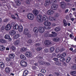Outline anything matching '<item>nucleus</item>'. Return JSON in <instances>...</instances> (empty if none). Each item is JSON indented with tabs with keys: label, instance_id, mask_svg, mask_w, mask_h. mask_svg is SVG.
I'll return each mask as SVG.
<instances>
[{
	"label": "nucleus",
	"instance_id": "obj_51",
	"mask_svg": "<svg viewBox=\"0 0 76 76\" xmlns=\"http://www.w3.org/2000/svg\"><path fill=\"white\" fill-rule=\"evenodd\" d=\"M42 49V48H37V50L38 51H41V50Z\"/></svg>",
	"mask_w": 76,
	"mask_h": 76
},
{
	"label": "nucleus",
	"instance_id": "obj_63",
	"mask_svg": "<svg viewBox=\"0 0 76 76\" xmlns=\"http://www.w3.org/2000/svg\"><path fill=\"white\" fill-rule=\"evenodd\" d=\"M66 6H70L71 4L70 3H66Z\"/></svg>",
	"mask_w": 76,
	"mask_h": 76
},
{
	"label": "nucleus",
	"instance_id": "obj_38",
	"mask_svg": "<svg viewBox=\"0 0 76 76\" xmlns=\"http://www.w3.org/2000/svg\"><path fill=\"white\" fill-rule=\"evenodd\" d=\"M54 48L53 47H51L50 48V52H51V53L52 52H53L54 51Z\"/></svg>",
	"mask_w": 76,
	"mask_h": 76
},
{
	"label": "nucleus",
	"instance_id": "obj_44",
	"mask_svg": "<svg viewBox=\"0 0 76 76\" xmlns=\"http://www.w3.org/2000/svg\"><path fill=\"white\" fill-rule=\"evenodd\" d=\"M61 58L59 59V60L60 61H65V58L63 57H61Z\"/></svg>",
	"mask_w": 76,
	"mask_h": 76
},
{
	"label": "nucleus",
	"instance_id": "obj_45",
	"mask_svg": "<svg viewBox=\"0 0 76 76\" xmlns=\"http://www.w3.org/2000/svg\"><path fill=\"white\" fill-rule=\"evenodd\" d=\"M45 37H49V33H46L45 34Z\"/></svg>",
	"mask_w": 76,
	"mask_h": 76
},
{
	"label": "nucleus",
	"instance_id": "obj_6",
	"mask_svg": "<svg viewBox=\"0 0 76 76\" xmlns=\"http://www.w3.org/2000/svg\"><path fill=\"white\" fill-rule=\"evenodd\" d=\"M11 27L13 26V28L14 29H19V25L18 24H15V23H13L11 24Z\"/></svg>",
	"mask_w": 76,
	"mask_h": 76
},
{
	"label": "nucleus",
	"instance_id": "obj_56",
	"mask_svg": "<svg viewBox=\"0 0 76 76\" xmlns=\"http://www.w3.org/2000/svg\"><path fill=\"white\" fill-rule=\"evenodd\" d=\"M6 61H10V59H9V58L6 57Z\"/></svg>",
	"mask_w": 76,
	"mask_h": 76
},
{
	"label": "nucleus",
	"instance_id": "obj_12",
	"mask_svg": "<svg viewBox=\"0 0 76 76\" xmlns=\"http://www.w3.org/2000/svg\"><path fill=\"white\" fill-rule=\"evenodd\" d=\"M50 4V0H46L45 3V5L46 7H48V6Z\"/></svg>",
	"mask_w": 76,
	"mask_h": 76
},
{
	"label": "nucleus",
	"instance_id": "obj_58",
	"mask_svg": "<svg viewBox=\"0 0 76 76\" xmlns=\"http://www.w3.org/2000/svg\"><path fill=\"white\" fill-rule=\"evenodd\" d=\"M38 76H44V75L42 73H39L38 74Z\"/></svg>",
	"mask_w": 76,
	"mask_h": 76
},
{
	"label": "nucleus",
	"instance_id": "obj_34",
	"mask_svg": "<svg viewBox=\"0 0 76 76\" xmlns=\"http://www.w3.org/2000/svg\"><path fill=\"white\" fill-rule=\"evenodd\" d=\"M46 56L47 57L49 58H53V56H52V54H48L46 55Z\"/></svg>",
	"mask_w": 76,
	"mask_h": 76
},
{
	"label": "nucleus",
	"instance_id": "obj_30",
	"mask_svg": "<svg viewBox=\"0 0 76 76\" xmlns=\"http://www.w3.org/2000/svg\"><path fill=\"white\" fill-rule=\"evenodd\" d=\"M20 57L21 59L25 60L26 59V58L23 55H20Z\"/></svg>",
	"mask_w": 76,
	"mask_h": 76
},
{
	"label": "nucleus",
	"instance_id": "obj_47",
	"mask_svg": "<svg viewBox=\"0 0 76 76\" xmlns=\"http://www.w3.org/2000/svg\"><path fill=\"white\" fill-rule=\"evenodd\" d=\"M41 72L43 73H45L46 72V71L44 69H42L41 70Z\"/></svg>",
	"mask_w": 76,
	"mask_h": 76
},
{
	"label": "nucleus",
	"instance_id": "obj_48",
	"mask_svg": "<svg viewBox=\"0 0 76 76\" xmlns=\"http://www.w3.org/2000/svg\"><path fill=\"white\" fill-rule=\"evenodd\" d=\"M59 51H60V49H59V48H56L55 50L56 53H58Z\"/></svg>",
	"mask_w": 76,
	"mask_h": 76
},
{
	"label": "nucleus",
	"instance_id": "obj_54",
	"mask_svg": "<svg viewBox=\"0 0 76 76\" xmlns=\"http://www.w3.org/2000/svg\"><path fill=\"white\" fill-rule=\"evenodd\" d=\"M20 4V2L18 0L17 1V6H19Z\"/></svg>",
	"mask_w": 76,
	"mask_h": 76
},
{
	"label": "nucleus",
	"instance_id": "obj_42",
	"mask_svg": "<svg viewBox=\"0 0 76 76\" xmlns=\"http://www.w3.org/2000/svg\"><path fill=\"white\" fill-rule=\"evenodd\" d=\"M61 57H64L66 56V53H62V54H61Z\"/></svg>",
	"mask_w": 76,
	"mask_h": 76
},
{
	"label": "nucleus",
	"instance_id": "obj_7",
	"mask_svg": "<svg viewBox=\"0 0 76 76\" xmlns=\"http://www.w3.org/2000/svg\"><path fill=\"white\" fill-rule=\"evenodd\" d=\"M5 71L6 74L7 75H9L10 72V68L9 67H6L5 69Z\"/></svg>",
	"mask_w": 76,
	"mask_h": 76
},
{
	"label": "nucleus",
	"instance_id": "obj_37",
	"mask_svg": "<svg viewBox=\"0 0 76 76\" xmlns=\"http://www.w3.org/2000/svg\"><path fill=\"white\" fill-rule=\"evenodd\" d=\"M39 63L40 65H44V62L43 61H39Z\"/></svg>",
	"mask_w": 76,
	"mask_h": 76
},
{
	"label": "nucleus",
	"instance_id": "obj_36",
	"mask_svg": "<svg viewBox=\"0 0 76 76\" xmlns=\"http://www.w3.org/2000/svg\"><path fill=\"white\" fill-rule=\"evenodd\" d=\"M7 42L4 39H0V42L1 43H6Z\"/></svg>",
	"mask_w": 76,
	"mask_h": 76
},
{
	"label": "nucleus",
	"instance_id": "obj_4",
	"mask_svg": "<svg viewBox=\"0 0 76 76\" xmlns=\"http://www.w3.org/2000/svg\"><path fill=\"white\" fill-rule=\"evenodd\" d=\"M60 6L62 8L64 9H66L67 8L66 3L64 2H61L60 3Z\"/></svg>",
	"mask_w": 76,
	"mask_h": 76
},
{
	"label": "nucleus",
	"instance_id": "obj_31",
	"mask_svg": "<svg viewBox=\"0 0 76 76\" xmlns=\"http://www.w3.org/2000/svg\"><path fill=\"white\" fill-rule=\"evenodd\" d=\"M19 37H20V35L19 34H18L14 35L13 38L14 39H17V38H18Z\"/></svg>",
	"mask_w": 76,
	"mask_h": 76
},
{
	"label": "nucleus",
	"instance_id": "obj_15",
	"mask_svg": "<svg viewBox=\"0 0 76 76\" xmlns=\"http://www.w3.org/2000/svg\"><path fill=\"white\" fill-rule=\"evenodd\" d=\"M12 26H11V24H8L5 27L6 30L7 31H9V30H10L11 29V27Z\"/></svg>",
	"mask_w": 76,
	"mask_h": 76
},
{
	"label": "nucleus",
	"instance_id": "obj_22",
	"mask_svg": "<svg viewBox=\"0 0 76 76\" xmlns=\"http://www.w3.org/2000/svg\"><path fill=\"white\" fill-rule=\"evenodd\" d=\"M10 58H13L15 57V54L13 53H11L8 56Z\"/></svg>",
	"mask_w": 76,
	"mask_h": 76
},
{
	"label": "nucleus",
	"instance_id": "obj_9",
	"mask_svg": "<svg viewBox=\"0 0 76 76\" xmlns=\"http://www.w3.org/2000/svg\"><path fill=\"white\" fill-rule=\"evenodd\" d=\"M44 44L45 45L48 46H50V45H51L52 44L51 42L49 40L45 41L44 42Z\"/></svg>",
	"mask_w": 76,
	"mask_h": 76
},
{
	"label": "nucleus",
	"instance_id": "obj_1",
	"mask_svg": "<svg viewBox=\"0 0 76 76\" xmlns=\"http://www.w3.org/2000/svg\"><path fill=\"white\" fill-rule=\"evenodd\" d=\"M43 20H45V21L44 23V24L45 25L44 27L46 29H50V26L51 25V23L50 22L48 21V17L45 15L43 16Z\"/></svg>",
	"mask_w": 76,
	"mask_h": 76
},
{
	"label": "nucleus",
	"instance_id": "obj_17",
	"mask_svg": "<svg viewBox=\"0 0 76 76\" xmlns=\"http://www.w3.org/2000/svg\"><path fill=\"white\" fill-rule=\"evenodd\" d=\"M4 38L7 39H9V41H12V38H10L9 35L6 34L4 36Z\"/></svg>",
	"mask_w": 76,
	"mask_h": 76
},
{
	"label": "nucleus",
	"instance_id": "obj_16",
	"mask_svg": "<svg viewBox=\"0 0 76 76\" xmlns=\"http://www.w3.org/2000/svg\"><path fill=\"white\" fill-rule=\"evenodd\" d=\"M20 44V40L18 39L15 41L14 42V44L15 45H18Z\"/></svg>",
	"mask_w": 76,
	"mask_h": 76
},
{
	"label": "nucleus",
	"instance_id": "obj_19",
	"mask_svg": "<svg viewBox=\"0 0 76 76\" xmlns=\"http://www.w3.org/2000/svg\"><path fill=\"white\" fill-rule=\"evenodd\" d=\"M33 13L34 14V15L35 16H37V15L38 14L39 12L38 10H35L33 11Z\"/></svg>",
	"mask_w": 76,
	"mask_h": 76
},
{
	"label": "nucleus",
	"instance_id": "obj_33",
	"mask_svg": "<svg viewBox=\"0 0 76 76\" xmlns=\"http://www.w3.org/2000/svg\"><path fill=\"white\" fill-rule=\"evenodd\" d=\"M71 69L72 70H76V64H74L71 66Z\"/></svg>",
	"mask_w": 76,
	"mask_h": 76
},
{
	"label": "nucleus",
	"instance_id": "obj_49",
	"mask_svg": "<svg viewBox=\"0 0 76 76\" xmlns=\"http://www.w3.org/2000/svg\"><path fill=\"white\" fill-rule=\"evenodd\" d=\"M37 67L35 66H33L32 67V69L33 70H36L37 69Z\"/></svg>",
	"mask_w": 76,
	"mask_h": 76
},
{
	"label": "nucleus",
	"instance_id": "obj_57",
	"mask_svg": "<svg viewBox=\"0 0 76 76\" xmlns=\"http://www.w3.org/2000/svg\"><path fill=\"white\" fill-rule=\"evenodd\" d=\"M53 60H54V61H58V58H53Z\"/></svg>",
	"mask_w": 76,
	"mask_h": 76
},
{
	"label": "nucleus",
	"instance_id": "obj_11",
	"mask_svg": "<svg viewBox=\"0 0 76 76\" xmlns=\"http://www.w3.org/2000/svg\"><path fill=\"white\" fill-rule=\"evenodd\" d=\"M57 8H58V5L56 4L53 5L51 6V9L52 10H56Z\"/></svg>",
	"mask_w": 76,
	"mask_h": 76
},
{
	"label": "nucleus",
	"instance_id": "obj_35",
	"mask_svg": "<svg viewBox=\"0 0 76 76\" xmlns=\"http://www.w3.org/2000/svg\"><path fill=\"white\" fill-rule=\"evenodd\" d=\"M20 51L21 52H24L25 51H26V48H21V49H20Z\"/></svg>",
	"mask_w": 76,
	"mask_h": 76
},
{
	"label": "nucleus",
	"instance_id": "obj_13",
	"mask_svg": "<svg viewBox=\"0 0 76 76\" xmlns=\"http://www.w3.org/2000/svg\"><path fill=\"white\" fill-rule=\"evenodd\" d=\"M39 30L40 33H42L44 32L45 29L43 27H39Z\"/></svg>",
	"mask_w": 76,
	"mask_h": 76
},
{
	"label": "nucleus",
	"instance_id": "obj_5",
	"mask_svg": "<svg viewBox=\"0 0 76 76\" xmlns=\"http://www.w3.org/2000/svg\"><path fill=\"white\" fill-rule=\"evenodd\" d=\"M27 17L29 20H33L34 18V15L32 13H29L27 15Z\"/></svg>",
	"mask_w": 76,
	"mask_h": 76
},
{
	"label": "nucleus",
	"instance_id": "obj_2",
	"mask_svg": "<svg viewBox=\"0 0 76 76\" xmlns=\"http://www.w3.org/2000/svg\"><path fill=\"white\" fill-rule=\"evenodd\" d=\"M30 33V31H28V29L25 28L24 29L23 33L25 35H27L28 38H30L31 37V34Z\"/></svg>",
	"mask_w": 76,
	"mask_h": 76
},
{
	"label": "nucleus",
	"instance_id": "obj_41",
	"mask_svg": "<svg viewBox=\"0 0 76 76\" xmlns=\"http://www.w3.org/2000/svg\"><path fill=\"white\" fill-rule=\"evenodd\" d=\"M10 48L12 51H14L16 50V47L13 46H12Z\"/></svg>",
	"mask_w": 76,
	"mask_h": 76
},
{
	"label": "nucleus",
	"instance_id": "obj_32",
	"mask_svg": "<svg viewBox=\"0 0 76 76\" xmlns=\"http://www.w3.org/2000/svg\"><path fill=\"white\" fill-rule=\"evenodd\" d=\"M33 32H38V29L37 27H34L33 29Z\"/></svg>",
	"mask_w": 76,
	"mask_h": 76
},
{
	"label": "nucleus",
	"instance_id": "obj_61",
	"mask_svg": "<svg viewBox=\"0 0 76 76\" xmlns=\"http://www.w3.org/2000/svg\"><path fill=\"white\" fill-rule=\"evenodd\" d=\"M52 56L53 57H55L56 56V54L55 53H53L52 55Z\"/></svg>",
	"mask_w": 76,
	"mask_h": 76
},
{
	"label": "nucleus",
	"instance_id": "obj_28",
	"mask_svg": "<svg viewBox=\"0 0 76 76\" xmlns=\"http://www.w3.org/2000/svg\"><path fill=\"white\" fill-rule=\"evenodd\" d=\"M0 67L1 68V69H3L4 67V64L2 62H0Z\"/></svg>",
	"mask_w": 76,
	"mask_h": 76
},
{
	"label": "nucleus",
	"instance_id": "obj_53",
	"mask_svg": "<svg viewBox=\"0 0 76 76\" xmlns=\"http://www.w3.org/2000/svg\"><path fill=\"white\" fill-rule=\"evenodd\" d=\"M54 74L55 76H58L60 75V74L58 72H55Z\"/></svg>",
	"mask_w": 76,
	"mask_h": 76
},
{
	"label": "nucleus",
	"instance_id": "obj_21",
	"mask_svg": "<svg viewBox=\"0 0 76 76\" xmlns=\"http://www.w3.org/2000/svg\"><path fill=\"white\" fill-rule=\"evenodd\" d=\"M18 31L20 32H22L23 31V26H19V27L18 29Z\"/></svg>",
	"mask_w": 76,
	"mask_h": 76
},
{
	"label": "nucleus",
	"instance_id": "obj_26",
	"mask_svg": "<svg viewBox=\"0 0 76 76\" xmlns=\"http://www.w3.org/2000/svg\"><path fill=\"white\" fill-rule=\"evenodd\" d=\"M5 50V47L2 45H0V51H4Z\"/></svg>",
	"mask_w": 76,
	"mask_h": 76
},
{
	"label": "nucleus",
	"instance_id": "obj_10",
	"mask_svg": "<svg viewBox=\"0 0 76 76\" xmlns=\"http://www.w3.org/2000/svg\"><path fill=\"white\" fill-rule=\"evenodd\" d=\"M25 55L27 57L29 58L32 56V53L29 52H26L25 53Z\"/></svg>",
	"mask_w": 76,
	"mask_h": 76
},
{
	"label": "nucleus",
	"instance_id": "obj_25",
	"mask_svg": "<svg viewBox=\"0 0 76 76\" xmlns=\"http://www.w3.org/2000/svg\"><path fill=\"white\" fill-rule=\"evenodd\" d=\"M60 30H61V29L60 27L58 26L56 27L55 29V31L56 32H58L59 31H60Z\"/></svg>",
	"mask_w": 76,
	"mask_h": 76
},
{
	"label": "nucleus",
	"instance_id": "obj_59",
	"mask_svg": "<svg viewBox=\"0 0 76 76\" xmlns=\"http://www.w3.org/2000/svg\"><path fill=\"white\" fill-rule=\"evenodd\" d=\"M63 65L65 66H67V64L66 62H64L62 63Z\"/></svg>",
	"mask_w": 76,
	"mask_h": 76
},
{
	"label": "nucleus",
	"instance_id": "obj_3",
	"mask_svg": "<svg viewBox=\"0 0 76 76\" xmlns=\"http://www.w3.org/2000/svg\"><path fill=\"white\" fill-rule=\"evenodd\" d=\"M20 65L23 68L26 67L28 65V63L26 61H24L23 60H22L20 62Z\"/></svg>",
	"mask_w": 76,
	"mask_h": 76
},
{
	"label": "nucleus",
	"instance_id": "obj_52",
	"mask_svg": "<svg viewBox=\"0 0 76 76\" xmlns=\"http://www.w3.org/2000/svg\"><path fill=\"white\" fill-rule=\"evenodd\" d=\"M57 57L58 58H61V54H59L57 55Z\"/></svg>",
	"mask_w": 76,
	"mask_h": 76
},
{
	"label": "nucleus",
	"instance_id": "obj_50",
	"mask_svg": "<svg viewBox=\"0 0 76 76\" xmlns=\"http://www.w3.org/2000/svg\"><path fill=\"white\" fill-rule=\"evenodd\" d=\"M44 53H48V49H44Z\"/></svg>",
	"mask_w": 76,
	"mask_h": 76
},
{
	"label": "nucleus",
	"instance_id": "obj_55",
	"mask_svg": "<svg viewBox=\"0 0 76 76\" xmlns=\"http://www.w3.org/2000/svg\"><path fill=\"white\" fill-rule=\"evenodd\" d=\"M26 4H30V1L29 0H26Z\"/></svg>",
	"mask_w": 76,
	"mask_h": 76
},
{
	"label": "nucleus",
	"instance_id": "obj_40",
	"mask_svg": "<svg viewBox=\"0 0 76 76\" xmlns=\"http://www.w3.org/2000/svg\"><path fill=\"white\" fill-rule=\"evenodd\" d=\"M5 28V26H2L1 28V31L3 32L4 31V29Z\"/></svg>",
	"mask_w": 76,
	"mask_h": 76
},
{
	"label": "nucleus",
	"instance_id": "obj_23",
	"mask_svg": "<svg viewBox=\"0 0 76 76\" xmlns=\"http://www.w3.org/2000/svg\"><path fill=\"white\" fill-rule=\"evenodd\" d=\"M28 72L29 71L27 70H25L23 72V75L24 76H26L27 75H28Z\"/></svg>",
	"mask_w": 76,
	"mask_h": 76
},
{
	"label": "nucleus",
	"instance_id": "obj_14",
	"mask_svg": "<svg viewBox=\"0 0 76 76\" xmlns=\"http://www.w3.org/2000/svg\"><path fill=\"white\" fill-rule=\"evenodd\" d=\"M47 13L48 15H53L54 13V11L51 10H48Z\"/></svg>",
	"mask_w": 76,
	"mask_h": 76
},
{
	"label": "nucleus",
	"instance_id": "obj_20",
	"mask_svg": "<svg viewBox=\"0 0 76 76\" xmlns=\"http://www.w3.org/2000/svg\"><path fill=\"white\" fill-rule=\"evenodd\" d=\"M53 40L55 42H59L60 41V38L57 37H54L53 39Z\"/></svg>",
	"mask_w": 76,
	"mask_h": 76
},
{
	"label": "nucleus",
	"instance_id": "obj_60",
	"mask_svg": "<svg viewBox=\"0 0 76 76\" xmlns=\"http://www.w3.org/2000/svg\"><path fill=\"white\" fill-rule=\"evenodd\" d=\"M69 12V9H66L65 10V13H67V12Z\"/></svg>",
	"mask_w": 76,
	"mask_h": 76
},
{
	"label": "nucleus",
	"instance_id": "obj_64",
	"mask_svg": "<svg viewBox=\"0 0 76 76\" xmlns=\"http://www.w3.org/2000/svg\"><path fill=\"white\" fill-rule=\"evenodd\" d=\"M46 65H47V66H50V64L49 63L46 62Z\"/></svg>",
	"mask_w": 76,
	"mask_h": 76
},
{
	"label": "nucleus",
	"instance_id": "obj_24",
	"mask_svg": "<svg viewBox=\"0 0 76 76\" xmlns=\"http://www.w3.org/2000/svg\"><path fill=\"white\" fill-rule=\"evenodd\" d=\"M63 23L64 24V26L65 27L67 26V21L65 20H63Z\"/></svg>",
	"mask_w": 76,
	"mask_h": 76
},
{
	"label": "nucleus",
	"instance_id": "obj_18",
	"mask_svg": "<svg viewBox=\"0 0 76 76\" xmlns=\"http://www.w3.org/2000/svg\"><path fill=\"white\" fill-rule=\"evenodd\" d=\"M53 34H49V37H56V33L55 31H52L51 32Z\"/></svg>",
	"mask_w": 76,
	"mask_h": 76
},
{
	"label": "nucleus",
	"instance_id": "obj_29",
	"mask_svg": "<svg viewBox=\"0 0 76 76\" xmlns=\"http://www.w3.org/2000/svg\"><path fill=\"white\" fill-rule=\"evenodd\" d=\"M49 20H50V21H54L56 20L55 18L51 17H49Z\"/></svg>",
	"mask_w": 76,
	"mask_h": 76
},
{
	"label": "nucleus",
	"instance_id": "obj_62",
	"mask_svg": "<svg viewBox=\"0 0 76 76\" xmlns=\"http://www.w3.org/2000/svg\"><path fill=\"white\" fill-rule=\"evenodd\" d=\"M59 16L58 14V13H56V15H55V17L56 18H58V16Z\"/></svg>",
	"mask_w": 76,
	"mask_h": 76
},
{
	"label": "nucleus",
	"instance_id": "obj_39",
	"mask_svg": "<svg viewBox=\"0 0 76 76\" xmlns=\"http://www.w3.org/2000/svg\"><path fill=\"white\" fill-rule=\"evenodd\" d=\"M71 60V58L69 57L67 58V59L66 60V63H69Z\"/></svg>",
	"mask_w": 76,
	"mask_h": 76
},
{
	"label": "nucleus",
	"instance_id": "obj_27",
	"mask_svg": "<svg viewBox=\"0 0 76 76\" xmlns=\"http://www.w3.org/2000/svg\"><path fill=\"white\" fill-rule=\"evenodd\" d=\"M10 33L11 35H14L16 34V31L15 30H11L10 32Z\"/></svg>",
	"mask_w": 76,
	"mask_h": 76
},
{
	"label": "nucleus",
	"instance_id": "obj_46",
	"mask_svg": "<svg viewBox=\"0 0 76 76\" xmlns=\"http://www.w3.org/2000/svg\"><path fill=\"white\" fill-rule=\"evenodd\" d=\"M27 42L29 44H31L32 42V40L31 39H29Z\"/></svg>",
	"mask_w": 76,
	"mask_h": 76
},
{
	"label": "nucleus",
	"instance_id": "obj_8",
	"mask_svg": "<svg viewBox=\"0 0 76 76\" xmlns=\"http://www.w3.org/2000/svg\"><path fill=\"white\" fill-rule=\"evenodd\" d=\"M37 20L39 23L40 22H43V20L41 19V17L40 15H38L37 16Z\"/></svg>",
	"mask_w": 76,
	"mask_h": 76
},
{
	"label": "nucleus",
	"instance_id": "obj_43",
	"mask_svg": "<svg viewBox=\"0 0 76 76\" xmlns=\"http://www.w3.org/2000/svg\"><path fill=\"white\" fill-rule=\"evenodd\" d=\"M70 73L71 75H75V74H76V71H71Z\"/></svg>",
	"mask_w": 76,
	"mask_h": 76
}]
</instances>
